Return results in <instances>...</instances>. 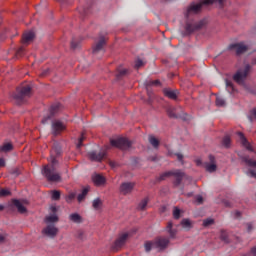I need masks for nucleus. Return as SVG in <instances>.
<instances>
[{
	"mask_svg": "<svg viewBox=\"0 0 256 256\" xmlns=\"http://www.w3.org/2000/svg\"><path fill=\"white\" fill-rule=\"evenodd\" d=\"M50 163L51 165L44 166L42 170V175L46 177L47 181H50L51 183H57L61 181V175L55 172V167H57V163L59 162L57 161L56 157H53V155H51Z\"/></svg>",
	"mask_w": 256,
	"mask_h": 256,
	"instance_id": "nucleus-1",
	"label": "nucleus"
},
{
	"mask_svg": "<svg viewBox=\"0 0 256 256\" xmlns=\"http://www.w3.org/2000/svg\"><path fill=\"white\" fill-rule=\"evenodd\" d=\"M29 97H31V86L29 85L18 87L16 89V93L14 94V99L18 105L25 103Z\"/></svg>",
	"mask_w": 256,
	"mask_h": 256,
	"instance_id": "nucleus-2",
	"label": "nucleus"
},
{
	"mask_svg": "<svg viewBox=\"0 0 256 256\" xmlns=\"http://www.w3.org/2000/svg\"><path fill=\"white\" fill-rule=\"evenodd\" d=\"M214 3H219L220 7H223L225 0H201L200 3L192 4L188 7L185 13V17L189 18L191 13H197L198 11H201V7H203V5H213Z\"/></svg>",
	"mask_w": 256,
	"mask_h": 256,
	"instance_id": "nucleus-3",
	"label": "nucleus"
},
{
	"mask_svg": "<svg viewBox=\"0 0 256 256\" xmlns=\"http://www.w3.org/2000/svg\"><path fill=\"white\" fill-rule=\"evenodd\" d=\"M249 71H251V65L247 64L243 69L237 70V72L233 75V81H235V83L238 85H245Z\"/></svg>",
	"mask_w": 256,
	"mask_h": 256,
	"instance_id": "nucleus-4",
	"label": "nucleus"
},
{
	"mask_svg": "<svg viewBox=\"0 0 256 256\" xmlns=\"http://www.w3.org/2000/svg\"><path fill=\"white\" fill-rule=\"evenodd\" d=\"M111 147H116L117 149H121L122 151H127V149H131V141L127 138H117L110 140Z\"/></svg>",
	"mask_w": 256,
	"mask_h": 256,
	"instance_id": "nucleus-5",
	"label": "nucleus"
},
{
	"mask_svg": "<svg viewBox=\"0 0 256 256\" xmlns=\"http://www.w3.org/2000/svg\"><path fill=\"white\" fill-rule=\"evenodd\" d=\"M206 24H207L206 20H200L197 23L186 22L185 35H191L192 33H195V31H199V29H203L204 25Z\"/></svg>",
	"mask_w": 256,
	"mask_h": 256,
	"instance_id": "nucleus-6",
	"label": "nucleus"
},
{
	"mask_svg": "<svg viewBox=\"0 0 256 256\" xmlns=\"http://www.w3.org/2000/svg\"><path fill=\"white\" fill-rule=\"evenodd\" d=\"M65 129H67V125L65 124V122L57 119L52 121L51 131L52 135H54L55 137H57V135H61V133L65 131Z\"/></svg>",
	"mask_w": 256,
	"mask_h": 256,
	"instance_id": "nucleus-7",
	"label": "nucleus"
},
{
	"mask_svg": "<svg viewBox=\"0 0 256 256\" xmlns=\"http://www.w3.org/2000/svg\"><path fill=\"white\" fill-rule=\"evenodd\" d=\"M171 177H174V180H173L174 187H179L181 183H183V179H189L187 174H185L183 170H179V169L172 170Z\"/></svg>",
	"mask_w": 256,
	"mask_h": 256,
	"instance_id": "nucleus-8",
	"label": "nucleus"
},
{
	"mask_svg": "<svg viewBox=\"0 0 256 256\" xmlns=\"http://www.w3.org/2000/svg\"><path fill=\"white\" fill-rule=\"evenodd\" d=\"M108 149H111V146H105L103 149L100 150V152H89L88 157L91 159V161H103L105 155H107Z\"/></svg>",
	"mask_w": 256,
	"mask_h": 256,
	"instance_id": "nucleus-9",
	"label": "nucleus"
},
{
	"mask_svg": "<svg viewBox=\"0 0 256 256\" xmlns=\"http://www.w3.org/2000/svg\"><path fill=\"white\" fill-rule=\"evenodd\" d=\"M58 233L59 228H57L55 224H47V226L42 230V235H46V237H49L50 239H55Z\"/></svg>",
	"mask_w": 256,
	"mask_h": 256,
	"instance_id": "nucleus-10",
	"label": "nucleus"
},
{
	"mask_svg": "<svg viewBox=\"0 0 256 256\" xmlns=\"http://www.w3.org/2000/svg\"><path fill=\"white\" fill-rule=\"evenodd\" d=\"M51 214L46 216L44 221L47 225H55V223H59V216H57V207H50Z\"/></svg>",
	"mask_w": 256,
	"mask_h": 256,
	"instance_id": "nucleus-11",
	"label": "nucleus"
},
{
	"mask_svg": "<svg viewBox=\"0 0 256 256\" xmlns=\"http://www.w3.org/2000/svg\"><path fill=\"white\" fill-rule=\"evenodd\" d=\"M127 239H129V233L125 232L120 234L113 244V250L119 251V249L127 243Z\"/></svg>",
	"mask_w": 256,
	"mask_h": 256,
	"instance_id": "nucleus-12",
	"label": "nucleus"
},
{
	"mask_svg": "<svg viewBox=\"0 0 256 256\" xmlns=\"http://www.w3.org/2000/svg\"><path fill=\"white\" fill-rule=\"evenodd\" d=\"M135 189V182H123L120 185L119 191L122 195H131Z\"/></svg>",
	"mask_w": 256,
	"mask_h": 256,
	"instance_id": "nucleus-13",
	"label": "nucleus"
},
{
	"mask_svg": "<svg viewBox=\"0 0 256 256\" xmlns=\"http://www.w3.org/2000/svg\"><path fill=\"white\" fill-rule=\"evenodd\" d=\"M154 245L156 249H167L169 245V238L160 236L154 240Z\"/></svg>",
	"mask_w": 256,
	"mask_h": 256,
	"instance_id": "nucleus-14",
	"label": "nucleus"
},
{
	"mask_svg": "<svg viewBox=\"0 0 256 256\" xmlns=\"http://www.w3.org/2000/svg\"><path fill=\"white\" fill-rule=\"evenodd\" d=\"M229 49H235L237 55H243V53H246V51L249 50V46L245 45V43L243 42H240V43L231 44L229 46Z\"/></svg>",
	"mask_w": 256,
	"mask_h": 256,
	"instance_id": "nucleus-15",
	"label": "nucleus"
},
{
	"mask_svg": "<svg viewBox=\"0 0 256 256\" xmlns=\"http://www.w3.org/2000/svg\"><path fill=\"white\" fill-rule=\"evenodd\" d=\"M60 107H61V104H54L50 107L49 115L45 116L42 119L43 125H45V123H47L52 117H54L56 113H59Z\"/></svg>",
	"mask_w": 256,
	"mask_h": 256,
	"instance_id": "nucleus-16",
	"label": "nucleus"
},
{
	"mask_svg": "<svg viewBox=\"0 0 256 256\" xmlns=\"http://www.w3.org/2000/svg\"><path fill=\"white\" fill-rule=\"evenodd\" d=\"M105 38H100V40L96 43V45L93 47V55H97L98 53H105V50H103V47L106 45Z\"/></svg>",
	"mask_w": 256,
	"mask_h": 256,
	"instance_id": "nucleus-17",
	"label": "nucleus"
},
{
	"mask_svg": "<svg viewBox=\"0 0 256 256\" xmlns=\"http://www.w3.org/2000/svg\"><path fill=\"white\" fill-rule=\"evenodd\" d=\"M209 160L211 164L207 163L205 165V169L206 171H208V173H215V171H217V165L215 164V156L210 155Z\"/></svg>",
	"mask_w": 256,
	"mask_h": 256,
	"instance_id": "nucleus-18",
	"label": "nucleus"
},
{
	"mask_svg": "<svg viewBox=\"0 0 256 256\" xmlns=\"http://www.w3.org/2000/svg\"><path fill=\"white\" fill-rule=\"evenodd\" d=\"M238 137L243 147H245L248 151H253V147L242 132H238Z\"/></svg>",
	"mask_w": 256,
	"mask_h": 256,
	"instance_id": "nucleus-19",
	"label": "nucleus"
},
{
	"mask_svg": "<svg viewBox=\"0 0 256 256\" xmlns=\"http://www.w3.org/2000/svg\"><path fill=\"white\" fill-rule=\"evenodd\" d=\"M33 39H35V33L33 31L26 32L22 36V43H24V45H27L31 43Z\"/></svg>",
	"mask_w": 256,
	"mask_h": 256,
	"instance_id": "nucleus-20",
	"label": "nucleus"
},
{
	"mask_svg": "<svg viewBox=\"0 0 256 256\" xmlns=\"http://www.w3.org/2000/svg\"><path fill=\"white\" fill-rule=\"evenodd\" d=\"M164 95L165 97H168V99H177V95H179V91L177 90H171V89H164Z\"/></svg>",
	"mask_w": 256,
	"mask_h": 256,
	"instance_id": "nucleus-21",
	"label": "nucleus"
},
{
	"mask_svg": "<svg viewBox=\"0 0 256 256\" xmlns=\"http://www.w3.org/2000/svg\"><path fill=\"white\" fill-rule=\"evenodd\" d=\"M13 205L15 208H17L18 212H20L21 214L23 213H27V208H25V206H23V203H21V201L15 199L12 201Z\"/></svg>",
	"mask_w": 256,
	"mask_h": 256,
	"instance_id": "nucleus-22",
	"label": "nucleus"
},
{
	"mask_svg": "<svg viewBox=\"0 0 256 256\" xmlns=\"http://www.w3.org/2000/svg\"><path fill=\"white\" fill-rule=\"evenodd\" d=\"M13 205L15 208H17L18 212H20L21 214L23 213H27V208H25V206H23V203H21V201L15 199L12 201Z\"/></svg>",
	"mask_w": 256,
	"mask_h": 256,
	"instance_id": "nucleus-23",
	"label": "nucleus"
},
{
	"mask_svg": "<svg viewBox=\"0 0 256 256\" xmlns=\"http://www.w3.org/2000/svg\"><path fill=\"white\" fill-rule=\"evenodd\" d=\"M167 115L170 119H179L181 117V115L177 114V108L175 107H169L167 109Z\"/></svg>",
	"mask_w": 256,
	"mask_h": 256,
	"instance_id": "nucleus-24",
	"label": "nucleus"
},
{
	"mask_svg": "<svg viewBox=\"0 0 256 256\" xmlns=\"http://www.w3.org/2000/svg\"><path fill=\"white\" fill-rule=\"evenodd\" d=\"M93 183L97 186L105 185V177L101 176V174H96L92 177Z\"/></svg>",
	"mask_w": 256,
	"mask_h": 256,
	"instance_id": "nucleus-25",
	"label": "nucleus"
},
{
	"mask_svg": "<svg viewBox=\"0 0 256 256\" xmlns=\"http://www.w3.org/2000/svg\"><path fill=\"white\" fill-rule=\"evenodd\" d=\"M167 231L170 235V238L175 239V235H177V230L173 229V222H168Z\"/></svg>",
	"mask_w": 256,
	"mask_h": 256,
	"instance_id": "nucleus-26",
	"label": "nucleus"
},
{
	"mask_svg": "<svg viewBox=\"0 0 256 256\" xmlns=\"http://www.w3.org/2000/svg\"><path fill=\"white\" fill-rule=\"evenodd\" d=\"M148 141L150 143V145H152V147H154V149H158L159 148V139H157L155 136H149L148 137Z\"/></svg>",
	"mask_w": 256,
	"mask_h": 256,
	"instance_id": "nucleus-27",
	"label": "nucleus"
},
{
	"mask_svg": "<svg viewBox=\"0 0 256 256\" xmlns=\"http://www.w3.org/2000/svg\"><path fill=\"white\" fill-rule=\"evenodd\" d=\"M149 203V198H144L140 201V203L138 204V211H145V209H147V204Z\"/></svg>",
	"mask_w": 256,
	"mask_h": 256,
	"instance_id": "nucleus-28",
	"label": "nucleus"
},
{
	"mask_svg": "<svg viewBox=\"0 0 256 256\" xmlns=\"http://www.w3.org/2000/svg\"><path fill=\"white\" fill-rule=\"evenodd\" d=\"M69 220L72 221V223H81V221H83V218H81V215L73 213L69 215Z\"/></svg>",
	"mask_w": 256,
	"mask_h": 256,
	"instance_id": "nucleus-29",
	"label": "nucleus"
},
{
	"mask_svg": "<svg viewBox=\"0 0 256 256\" xmlns=\"http://www.w3.org/2000/svg\"><path fill=\"white\" fill-rule=\"evenodd\" d=\"M9 151H13V144L5 143L0 147V153H9Z\"/></svg>",
	"mask_w": 256,
	"mask_h": 256,
	"instance_id": "nucleus-30",
	"label": "nucleus"
},
{
	"mask_svg": "<svg viewBox=\"0 0 256 256\" xmlns=\"http://www.w3.org/2000/svg\"><path fill=\"white\" fill-rule=\"evenodd\" d=\"M242 161L248 165V167H256V161L250 159L249 156L242 157Z\"/></svg>",
	"mask_w": 256,
	"mask_h": 256,
	"instance_id": "nucleus-31",
	"label": "nucleus"
},
{
	"mask_svg": "<svg viewBox=\"0 0 256 256\" xmlns=\"http://www.w3.org/2000/svg\"><path fill=\"white\" fill-rule=\"evenodd\" d=\"M171 174H172V170L171 171H168V172H164L162 173L158 178H157V181L160 182V181H165V179H168V177H171Z\"/></svg>",
	"mask_w": 256,
	"mask_h": 256,
	"instance_id": "nucleus-32",
	"label": "nucleus"
},
{
	"mask_svg": "<svg viewBox=\"0 0 256 256\" xmlns=\"http://www.w3.org/2000/svg\"><path fill=\"white\" fill-rule=\"evenodd\" d=\"M87 193H89V188H84L82 190V193L79 194L77 197L79 203H81V201H83V199H85V197H87Z\"/></svg>",
	"mask_w": 256,
	"mask_h": 256,
	"instance_id": "nucleus-33",
	"label": "nucleus"
},
{
	"mask_svg": "<svg viewBox=\"0 0 256 256\" xmlns=\"http://www.w3.org/2000/svg\"><path fill=\"white\" fill-rule=\"evenodd\" d=\"M181 225L183 227V229H191L192 225H191V220L190 219H183L181 221Z\"/></svg>",
	"mask_w": 256,
	"mask_h": 256,
	"instance_id": "nucleus-34",
	"label": "nucleus"
},
{
	"mask_svg": "<svg viewBox=\"0 0 256 256\" xmlns=\"http://www.w3.org/2000/svg\"><path fill=\"white\" fill-rule=\"evenodd\" d=\"M101 205H102V202H101V199L99 198L94 199L92 202V207L96 210L101 209Z\"/></svg>",
	"mask_w": 256,
	"mask_h": 256,
	"instance_id": "nucleus-35",
	"label": "nucleus"
},
{
	"mask_svg": "<svg viewBox=\"0 0 256 256\" xmlns=\"http://www.w3.org/2000/svg\"><path fill=\"white\" fill-rule=\"evenodd\" d=\"M220 239H221V241H224V243H229V236L227 235L226 231L221 230Z\"/></svg>",
	"mask_w": 256,
	"mask_h": 256,
	"instance_id": "nucleus-36",
	"label": "nucleus"
},
{
	"mask_svg": "<svg viewBox=\"0 0 256 256\" xmlns=\"http://www.w3.org/2000/svg\"><path fill=\"white\" fill-rule=\"evenodd\" d=\"M144 247H145L146 253H149V251H151V249H153V247H155V241H153V242H146Z\"/></svg>",
	"mask_w": 256,
	"mask_h": 256,
	"instance_id": "nucleus-37",
	"label": "nucleus"
},
{
	"mask_svg": "<svg viewBox=\"0 0 256 256\" xmlns=\"http://www.w3.org/2000/svg\"><path fill=\"white\" fill-rule=\"evenodd\" d=\"M226 88H227L228 93L235 92V87H233V82H231V81H226Z\"/></svg>",
	"mask_w": 256,
	"mask_h": 256,
	"instance_id": "nucleus-38",
	"label": "nucleus"
},
{
	"mask_svg": "<svg viewBox=\"0 0 256 256\" xmlns=\"http://www.w3.org/2000/svg\"><path fill=\"white\" fill-rule=\"evenodd\" d=\"M124 75H127V69L119 68L118 73L116 74L117 79H121Z\"/></svg>",
	"mask_w": 256,
	"mask_h": 256,
	"instance_id": "nucleus-39",
	"label": "nucleus"
},
{
	"mask_svg": "<svg viewBox=\"0 0 256 256\" xmlns=\"http://www.w3.org/2000/svg\"><path fill=\"white\" fill-rule=\"evenodd\" d=\"M59 199H61V192L54 190L52 192V200L53 201H59Z\"/></svg>",
	"mask_w": 256,
	"mask_h": 256,
	"instance_id": "nucleus-40",
	"label": "nucleus"
},
{
	"mask_svg": "<svg viewBox=\"0 0 256 256\" xmlns=\"http://www.w3.org/2000/svg\"><path fill=\"white\" fill-rule=\"evenodd\" d=\"M216 105L217 107H225V99H223L222 97H217Z\"/></svg>",
	"mask_w": 256,
	"mask_h": 256,
	"instance_id": "nucleus-41",
	"label": "nucleus"
},
{
	"mask_svg": "<svg viewBox=\"0 0 256 256\" xmlns=\"http://www.w3.org/2000/svg\"><path fill=\"white\" fill-rule=\"evenodd\" d=\"M75 197H77V194H75V192H71L69 195L66 196V201L68 203H72Z\"/></svg>",
	"mask_w": 256,
	"mask_h": 256,
	"instance_id": "nucleus-42",
	"label": "nucleus"
},
{
	"mask_svg": "<svg viewBox=\"0 0 256 256\" xmlns=\"http://www.w3.org/2000/svg\"><path fill=\"white\" fill-rule=\"evenodd\" d=\"M214 223H215V220H213L212 218H208L203 221V226L209 227V226L213 225Z\"/></svg>",
	"mask_w": 256,
	"mask_h": 256,
	"instance_id": "nucleus-43",
	"label": "nucleus"
},
{
	"mask_svg": "<svg viewBox=\"0 0 256 256\" xmlns=\"http://www.w3.org/2000/svg\"><path fill=\"white\" fill-rule=\"evenodd\" d=\"M151 85L159 86V85H161V82L159 80H154V81L148 82L146 84L147 91H149V87H151Z\"/></svg>",
	"mask_w": 256,
	"mask_h": 256,
	"instance_id": "nucleus-44",
	"label": "nucleus"
},
{
	"mask_svg": "<svg viewBox=\"0 0 256 256\" xmlns=\"http://www.w3.org/2000/svg\"><path fill=\"white\" fill-rule=\"evenodd\" d=\"M222 144L224 147H229V145H231V138L229 136H225L222 140Z\"/></svg>",
	"mask_w": 256,
	"mask_h": 256,
	"instance_id": "nucleus-45",
	"label": "nucleus"
},
{
	"mask_svg": "<svg viewBox=\"0 0 256 256\" xmlns=\"http://www.w3.org/2000/svg\"><path fill=\"white\" fill-rule=\"evenodd\" d=\"M173 217H174V219H180L181 218V210L179 208H174Z\"/></svg>",
	"mask_w": 256,
	"mask_h": 256,
	"instance_id": "nucleus-46",
	"label": "nucleus"
},
{
	"mask_svg": "<svg viewBox=\"0 0 256 256\" xmlns=\"http://www.w3.org/2000/svg\"><path fill=\"white\" fill-rule=\"evenodd\" d=\"M83 141H85V134H82L78 139L77 149H81V147H83Z\"/></svg>",
	"mask_w": 256,
	"mask_h": 256,
	"instance_id": "nucleus-47",
	"label": "nucleus"
},
{
	"mask_svg": "<svg viewBox=\"0 0 256 256\" xmlns=\"http://www.w3.org/2000/svg\"><path fill=\"white\" fill-rule=\"evenodd\" d=\"M11 195V192L7 189H0V197H7Z\"/></svg>",
	"mask_w": 256,
	"mask_h": 256,
	"instance_id": "nucleus-48",
	"label": "nucleus"
},
{
	"mask_svg": "<svg viewBox=\"0 0 256 256\" xmlns=\"http://www.w3.org/2000/svg\"><path fill=\"white\" fill-rule=\"evenodd\" d=\"M143 65H145V62H143V60L137 59V60L135 61V68H136V69H139L140 67H143Z\"/></svg>",
	"mask_w": 256,
	"mask_h": 256,
	"instance_id": "nucleus-49",
	"label": "nucleus"
},
{
	"mask_svg": "<svg viewBox=\"0 0 256 256\" xmlns=\"http://www.w3.org/2000/svg\"><path fill=\"white\" fill-rule=\"evenodd\" d=\"M71 49H79V42H77L75 38H73L71 41Z\"/></svg>",
	"mask_w": 256,
	"mask_h": 256,
	"instance_id": "nucleus-50",
	"label": "nucleus"
},
{
	"mask_svg": "<svg viewBox=\"0 0 256 256\" xmlns=\"http://www.w3.org/2000/svg\"><path fill=\"white\" fill-rule=\"evenodd\" d=\"M77 238L83 241V239H85V232H83V230H79L77 232Z\"/></svg>",
	"mask_w": 256,
	"mask_h": 256,
	"instance_id": "nucleus-51",
	"label": "nucleus"
},
{
	"mask_svg": "<svg viewBox=\"0 0 256 256\" xmlns=\"http://www.w3.org/2000/svg\"><path fill=\"white\" fill-rule=\"evenodd\" d=\"M23 53H25V49H24L23 47L19 48V49L16 51L17 57H21V55H23Z\"/></svg>",
	"mask_w": 256,
	"mask_h": 256,
	"instance_id": "nucleus-52",
	"label": "nucleus"
},
{
	"mask_svg": "<svg viewBox=\"0 0 256 256\" xmlns=\"http://www.w3.org/2000/svg\"><path fill=\"white\" fill-rule=\"evenodd\" d=\"M196 203H198V205H202L203 196H201V195L196 196Z\"/></svg>",
	"mask_w": 256,
	"mask_h": 256,
	"instance_id": "nucleus-53",
	"label": "nucleus"
},
{
	"mask_svg": "<svg viewBox=\"0 0 256 256\" xmlns=\"http://www.w3.org/2000/svg\"><path fill=\"white\" fill-rule=\"evenodd\" d=\"M175 156L177 157L178 161H180V163H182V165H183V154L176 153Z\"/></svg>",
	"mask_w": 256,
	"mask_h": 256,
	"instance_id": "nucleus-54",
	"label": "nucleus"
},
{
	"mask_svg": "<svg viewBox=\"0 0 256 256\" xmlns=\"http://www.w3.org/2000/svg\"><path fill=\"white\" fill-rule=\"evenodd\" d=\"M247 174L249 175V177H254V179H256V172H255V170H251L250 169Z\"/></svg>",
	"mask_w": 256,
	"mask_h": 256,
	"instance_id": "nucleus-55",
	"label": "nucleus"
},
{
	"mask_svg": "<svg viewBox=\"0 0 256 256\" xmlns=\"http://www.w3.org/2000/svg\"><path fill=\"white\" fill-rule=\"evenodd\" d=\"M246 226H247V232L251 233V231H253V223H247Z\"/></svg>",
	"mask_w": 256,
	"mask_h": 256,
	"instance_id": "nucleus-56",
	"label": "nucleus"
},
{
	"mask_svg": "<svg viewBox=\"0 0 256 256\" xmlns=\"http://www.w3.org/2000/svg\"><path fill=\"white\" fill-rule=\"evenodd\" d=\"M5 239H7V234H0V244L5 243Z\"/></svg>",
	"mask_w": 256,
	"mask_h": 256,
	"instance_id": "nucleus-57",
	"label": "nucleus"
},
{
	"mask_svg": "<svg viewBox=\"0 0 256 256\" xmlns=\"http://www.w3.org/2000/svg\"><path fill=\"white\" fill-rule=\"evenodd\" d=\"M195 163H196L197 167H201L203 165V162L201 161V159H196Z\"/></svg>",
	"mask_w": 256,
	"mask_h": 256,
	"instance_id": "nucleus-58",
	"label": "nucleus"
},
{
	"mask_svg": "<svg viewBox=\"0 0 256 256\" xmlns=\"http://www.w3.org/2000/svg\"><path fill=\"white\" fill-rule=\"evenodd\" d=\"M234 217H235L236 219H239V217H241V212L236 211V212L234 213Z\"/></svg>",
	"mask_w": 256,
	"mask_h": 256,
	"instance_id": "nucleus-59",
	"label": "nucleus"
},
{
	"mask_svg": "<svg viewBox=\"0 0 256 256\" xmlns=\"http://www.w3.org/2000/svg\"><path fill=\"white\" fill-rule=\"evenodd\" d=\"M0 167H5V159L0 158Z\"/></svg>",
	"mask_w": 256,
	"mask_h": 256,
	"instance_id": "nucleus-60",
	"label": "nucleus"
},
{
	"mask_svg": "<svg viewBox=\"0 0 256 256\" xmlns=\"http://www.w3.org/2000/svg\"><path fill=\"white\" fill-rule=\"evenodd\" d=\"M56 155H61V148H54Z\"/></svg>",
	"mask_w": 256,
	"mask_h": 256,
	"instance_id": "nucleus-61",
	"label": "nucleus"
},
{
	"mask_svg": "<svg viewBox=\"0 0 256 256\" xmlns=\"http://www.w3.org/2000/svg\"><path fill=\"white\" fill-rule=\"evenodd\" d=\"M251 255L256 256V246L251 249Z\"/></svg>",
	"mask_w": 256,
	"mask_h": 256,
	"instance_id": "nucleus-62",
	"label": "nucleus"
},
{
	"mask_svg": "<svg viewBox=\"0 0 256 256\" xmlns=\"http://www.w3.org/2000/svg\"><path fill=\"white\" fill-rule=\"evenodd\" d=\"M252 115H253V117H255V119H256V108L252 110Z\"/></svg>",
	"mask_w": 256,
	"mask_h": 256,
	"instance_id": "nucleus-63",
	"label": "nucleus"
},
{
	"mask_svg": "<svg viewBox=\"0 0 256 256\" xmlns=\"http://www.w3.org/2000/svg\"><path fill=\"white\" fill-rule=\"evenodd\" d=\"M3 209H5V206L0 204V211H3Z\"/></svg>",
	"mask_w": 256,
	"mask_h": 256,
	"instance_id": "nucleus-64",
	"label": "nucleus"
}]
</instances>
